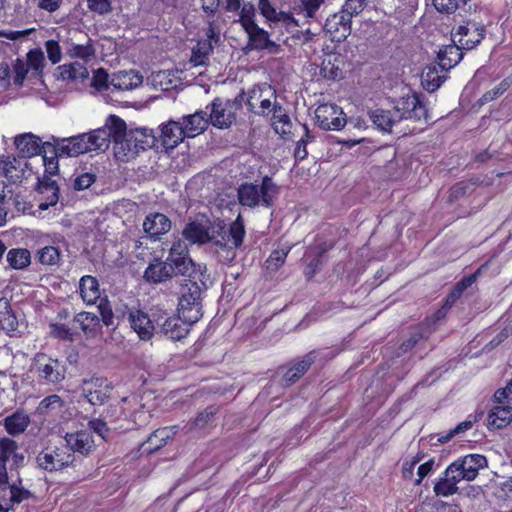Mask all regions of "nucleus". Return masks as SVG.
<instances>
[{"label":"nucleus","mask_w":512,"mask_h":512,"mask_svg":"<svg viewBox=\"0 0 512 512\" xmlns=\"http://www.w3.org/2000/svg\"><path fill=\"white\" fill-rule=\"evenodd\" d=\"M185 240L191 244H211L218 260L222 263H231L236 257L245 236V227L241 215L230 225L229 229L220 223H201L192 221L186 224L182 231Z\"/></svg>","instance_id":"1"},{"label":"nucleus","mask_w":512,"mask_h":512,"mask_svg":"<svg viewBox=\"0 0 512 512\" xmlns=\"http://www.w3.org/2000/svg\"><path fill=\"white\" fill-rule=\"evenodd\" d=\"M18 443L8 437L0 438V490L9 492L11 504H19L33 497V494L21 486V479L18 477L13 483H9L6 464L12 458L15 450H18Z\"/></svg>","instance_id":"2"},{"label":"nucleus","mask_w":512,"mask_h":512,"mask_svg":"<svg viewBox=\"0 0 512 512\" xmlns=\"http://www.w3.org/2000/svg\"><path fill=\"white\" fill-rule=\"evenodd\" d=\"M279 193V187L273 182L272 178L265 176L260 185L255 183H242L237 189V198L239 204L248 208L263 206L270 208L274 205L275 199Z\"/></svg>","instance_id":"3"},{"label":"nucleus","mask_w":512,"mask_h":512,"mask_svg":"<svg viewBox=\"0 0 512 512\" xmlns=\"http://www.w3.org/2000/svg\"><path fill=\"white\" fill-rule=\"evenodd\" d=\"M197 278H189L184 280L180 288V297L178 303V314L182 315L188 323H196L203 316L202 293L203 289L198 284V280L202 282L200 276Z\"/></svg>","instance_id":"4"},{"label":"nucleus","mask_w":512,"mask_h":512,"mask_svg":"<svg viewBox=\"0 0 512 512\" xmlns=\"http://www.w3.org/2000/svg\"><path fill=\"white\" fill-rule=\"evenodd\" d=\"M243 102V91L234 99L215 98L211 103L210 114H208L211 124L220 129L231 127L236 121L238 111L242 109Z\"/></svg>","instance_id":"5"},{"label":"nucleus","mask_w":512,"mask_h":512,"mask_svg":"<svg viewBox=\"0 0 512 512\" xmlns=\"http://www.w3.org/2000/svg\"><path fill=\"white\" fill-rule=\"evenodd\" d=\"M394 110L399 121L405 119L427 123L429 118L425 104L416 93L407 94L397 99Z\"/></svg>","instance_id":"6"},{"label":"nucleus","mask_w":512,"mask_h":512,"mask_svg":"<svg viewBox=\"0 0 512 512\" xmlns=\"http://www.w3.org/2000/svg\"><path fill=\"white\" fill-rule=\"evenodd\" d=\"M112 390L113 385L106 377L92 376L81 382L82 395L93 406L105 404Z\"/></svg>","instance_id":"7"},{"label":"nucleus","mask_w":512,"mask_h":512,"mask_svg":"<svg viewBox=\"0 0 512 512\" xmlns=\"http://www.w3.org/2000/svg\"><path fill=\"white\" fill-rule=\"evenodd\" d=\"M33 366L38 378L47 384H58L65 378L66 369L57 359L44 353H37L33 359Z\"/></svg>","instance_id":"8"},{"label":"nucleus","mask_w":512,"mask_h":512,"mask_svg":"<svg viewBox=\"0 0 512 512\" xmlns=\"http://www.w3.org/2000/svg\"><path fill=\"white\" fill-rule=\"evenodd\" d=\"M75 457L65 447H48L36 457L37 465L45 471H58L71 465Z\"/></svg>","instance_id":"9"},{"label":"nucleus","mask_w":512,"mask_h":512,"mask_svg":"<svg viewBox=\"0 0 512 512\" xmlns=\"http://www.w3.org/2000/svg\"><path fill=\"white\" fill-rule=\"evenodd\" d=\"M167 260L174 264L177 273L189 278H197V274H202L201 267L196 264L188 255V246L184 241L178 240L173 243Z\"/></svg>","instance_id":"10"},{"label":"nucleus","mask_w":512,"mask_h":512,"mask_svg":"<svg viewBox=\"0 0 512 512\" xmlns=\"http://www.w3.org/2000/svg\"><path fill=\"white\" fill-rule=\"evenodd\" d=\"M317 125L323 130H339L345 126L346 118L336 104H321L315 110Z\"/></svg>","instance_id":"11"},{"label":"nucleus","mask_w":512,"mask_h":512,"mask_svg":"<svg viewBox=\"0 0 512 512\" xmlns=\"http://www.w3.org/2000/svg\"><path fill=\"white\" fill-rule=\"evenodd\" d=\"M485 36V27L476 22L467 21L453 29V41L466 50L473 49Z\"/></svg>","instance_id":"12"},{"label":"nucleus","mask_w":512,"mask_h":512,"mask_svg":"<svg viewBox=\"0 0 512 512\" xmlns=\"http://www.w3.org/2000/svg\"><path fill=\"white\" fill-rule=\"evenodd\" d=\"M114 122V151L117 157H135L140 151L134 146V141H129V131L126 129L124 120L117 116H112Z\"/></svg>","instance_id":"13"},{"label":"nucleus","mask_w":512,"mask_h":512,"mask_svg":"<svg viewBox=\"0 0 512 512\" xmlns=\"http://www.w3.org/2000/svg\"><path fill=\"white\" fill-rule=\"evenodd\" d=\"M85 137L83 133L69 138L56 139L54 143H51V154L56 157H76L80 154L87 153L89 150Z\"/></svg>","instance_id":"14"},{"label":"nucleus","mask_w":512,"mask_h":512,"mask_svg":"<svg viewBox=\"0 0 512 512\" xmlns=\"http://www.w3.org/2000/svg\"><path fill=\"white\" fill-rule=\"evenodd\" d=\"M15 145L18 150L19 156L26 159L35 155L51 154V143H42L40 138L26 133L19 135L15 138Z\"/></svg>","instance_id":"15"},{"label":"nucleus","mask_w":512,"mask_h":512,"mask_svg":"<svg viewBox=\"0 0 512 512\" xmlns=\"http://www.w3.org/2000/svg\"><path fill=\"white\" fill-rule=\"evenodd\" d=\"M112 116L113 115H110L108 117L103 127L95 129L89 133H84L89 152L96 150L105 151L109 148L111 141L114 142L115 129Z\"/></svg>","instance_id":"16"},{"label":"nucleus","mask_w":512,"mask_h":512,"mask_svg":"<svg viewBox=\"0 0 512 512\" xmlns=\"http://www.w3.org/2000/svg\"><path fill=\"white\" fill-rule=\"evenodd\" d=\"M352 19L342 10L329 16L324 24V30L335 42L344 41L351 34Z\"/></svg>","instance_id":"17"},{"label":"nucleus","mask_w":512,"mask_h":512,"mask_svg":"<svg viewBox=\"0 0 512 512\" xmlns=\"http://www.w3.org/2000/svg\"><path fill=\"white\" fill-rule=\"evenodd\" d=\"M452 463L457 467L461 477L468 482L475 480L479 471L488 466L486 457L480 454H468L459 457Z\"/></svg>","instance_id":"18"},{"label":"nucleus","mask_w":512,"mask_h":512,"mask_svg":"<svg viewBox=\"0 0 512 512\" xmlns=\"http://www.w3.org/2000/svg\"><path fill=\"white\" fill-rule=\"evenodd\" d=\"M29 174L28 162L21 156H6L0 159V176H5L11 182H21Z\"/></svg>","instance_id":"19"},{"label":"nucleus","mask_w":512,"mask_h":512,"mask_svg":"<svg viewBox=\"0 0 512 512\" xmlns=\"http://www.w3.org/2000/svg\"><path fill=\"white\" fill-rule=\"evenodd\" d=\"M161 320L162 317L156 320V325L160 333L175 341L185 338L189 333L190 326L194 324L188 323V321L179 314L177 317L171 316L165 318L163 321Z\"/></svg>","instance_id":"20"},{"label":"nucleus","mask_w":512,"mask_h":512,"mask_svg":"<svg viewBox=\"0 0 512 512\" xmlns=\"http://www.w3.org/2000/svg\"><path fill=\"white\" fill-rule=\"evenodd\" d=\"M248 36V47L251 50H267L269 53L275 54L280 50V45L276 44L269 37V33L260 28L257 24L244 29Z\"/></svg>","instance_id":"21"},{"label":"nucleus","mask_w":512,"mask_h":512,"mask_svg":"<svg viewBox=\"0 0 512 512\" xmlns=\"http://www.w3.org/2000/svg\"><path fill=\"white\" fill-rule=\"evenodd\" d=\"M464 480L457 467L451 463L445 469L443 476L435 483L433 491L436 496L449 497L458 492L457 484Z\"/></svg>","instance_id":"22"},{"label":"nucleus","mask_w":512,"mask_h":512,"mask_svg":"<svg viewBox=\"0 0 512 512\" xmlns=\"http://www.w3.org/2000/svg\"><path fill=\"white\" fill-rule=\"evenodd\" d=\"M67 447L72 452L80 453L81 455L91 454L96 447L92 433L89 430H80L73 433H67L64 437Z\"/></svg>","instance_id":"23"},{"label":"nucleus","mask_w":512,"mask_h":512,"mask_svg":"<svg viewBox=\"0 0 512 512\" xmlns=\"http://www.w3.org/2000/svg\"><path fill=\"white\" fill-rule=\"evenodd\" d=\"M171 224V220L165 214L154 212L145 217L143 229L151 239L156 240L170 231Z\"/></svg>","instance_id":"24"},{"label":"nucleus","mask_w":512,"mask_h":512,"mask_svg":"<svg viewBox=\"0 0 512 512\" xmlns=\"http://www.w3.org/2000/svg\"><path fill=\"white\" fill-rule=\"evenodd\" d=\"M174 275L180 274L177 273L174 264L167 259L165 261H158L156 263L149 264L144 272L145 280L154 284L164 282L172 278Z\"/></svg>","instance_id":"25"},{"label":"nucleus","mask_w":512,"mask_h":512,"mask_svg":"<svg viewBox=\"0 0 512 512\" xmlns=\"http://www.w3.org/2000/svg\"><path fill=\"white\" fill-rule=\"evenodd\" d=\"M185 137L187 135L180 122L170 120L161 128L160 141L167 150L174 149Z\"/></svg>","instance_id":"26"},{"label":"nucleus","mask_w":512,"mask_h":512,"mask_svg":"<svg viewBox=\"0 0 512 512\" xmlns=\"http://www.w3.org/2000/svg\"><path fill=\"white\" fill-rule=\"evenodd\" d=\"M129 321L133 330L138 334L142 340H150L156 329L154 323L156 320H151L148 314L137 310L129 314Z\"/></svg>","instance_id":"27"},{"label":"nucleus","mask_w":512,"mask_h":512,"mask_svg":"<svg viewBox=\"0 0 512 512\" xmlns=\"http://www.w3.org/2000/svg\"><path fill=\"white\" fill-rule=\"evenodd\" d=\"M463 47L458 44L445 45L438 51L437 60L441 72H447L456 66L463 58Z\"/></svg>","instance_id":"28"},{"label":"nucleus","mask_w":512,"mask_h":512,"mask_svg":"<svg viewBox=\"0 0 512 512\" xmlns=\"http://www.w3.org/2000/svg\"><path fill=\"white\" fill-rule=\"evenodd\" d=\"M210 120L206 111H197L194 114L183 117L182 127L187 137L192 138L202 133Z\"/></svg>","instance_id":"29"},{"label":"nucleus","mask_w":512,"mask_h":512,"mask_svg":"<svg viewBox=\"0 0 512 512\" xmlns=\"http://www.w3.org/2000/svg\"><path fill=\"white\" fill-rule=\"evenodd\" d=\"M143 82V76L134 70L114 73L110 79V85L120 91L132 90Z\"/></svg>","instance_id":"30"},{"label":"nucleus","mask_w":512,"mask_h":512,"mask_svg":"<svg viewBox=\"0 0 512 512\" xmlns=\"http://www.w3.org/2000/svg\"><path fill=\"white\" fill-rule=\"evenodd\" d=\"M479 273L480 270H477L475 273L465 276L459 282H457L450 294L447 296L445 304L437 312V314L440 315L444 312V310L451 308L452 305L462 296L463 292L473 283H475Z\"/></svg>","instance_id":"31"},{"label":"nucleus","mask_w":512,"mask_h":512,"mask_svg":"<svg viewBox=\"0 0 512 512\" xmlns=\"http://www.w3.org/2000/svg\"><path fill=\"white\" fill-rule=\"evenodd\" d=\"M369 117L371 121L384 132H392L393 126L399 122L395 111L392 112L384 109L371 110Z\"/></svg>","instance_id":"32"},{"label":"nucleus","mask_w":512,"mask_h":512,"mask_svg":"<svg viewBox=\"0 0 512 512\" xmlns=\"http://www.w3.org/2000/svg\"><path fill=\"white\" fill-rule=\"evenodd\" d=\"M30 424L29 416L23 411H16L4 419V427L12 436L22 434Z\"/></svg>","instance_id":"33"},{"label":"nucleus","mask_w":512,"mask_h":512,"mask_svg":"<svg viewBox=\"0 0 512 512\" xmlns=\"http://www.w3.org/2000/svg\"><path fill=\"white\" fill-rule=\"evenodd\" d=\"M79 288L81 297L87 304H94L100 298L99 283L93 276H83L80 279Z\"/></svg>","instance_id":"34"},{"label":"nucleus","mask_w":512,"mask_h":512,"mask_svg":"<svg viewBox=\"0 0 512 512\" xmlns=\"http://www.w3.org/2000/svg\"><path fill=\"white\" fill-rule=\"evenodd\" d=\"M73 321L79 324L83 333L88 337H95L100 328L99 317L91 312H80L75 315Z\"/></svg>","instance_id":"35"},{"label":"nucleus","mask_w":512,"mask_h":512,"mask_svg":"<svg viewBox=\"0 0 512 512\" xmlns=\"http://www.w3.org/2000/svg\"><path fill=\"white\" fill-rule=\"evenodd\" d=\"M512 421V407L509 405L495 406L488 415V425L491 428L500 429Z\"/></svg>","instance_id":"36"},{"label":"nucleus","mask_w":512,"mask_h":512,"mask_svg":"<svg viewBox=\"0 0 512 512\" xmlns=\"http://www.w3.org/2000/svg\"><path fill=\"white\" fill-rule=\"evenodd\" d=\"M177 432V427H163L155 430L147 440V450L156 451L166 445L168 439L172 438Z\"/></svg>","instance_id":"37"},{"label":"nucleus","mask_w":512,"mask_h":512,"mask_svg":"<svg viewBox=\"0 0 512 512\" xmlns=\"http://www.w3.org/2000/svg\"><path fill=\"white\" fill-rule=\"evenodd\" d=\"M58 69L60 77L63 80L82 81L89 76L88 69L83 63L78 61L61 65Z\"/></svg>","instance_id":"38"},{"label":"nucleus","mask_w":512,"mask_h":512,"mask_svg":"<svg viewBox=\"0 0 512 512\" xmlns=\"http://www.w3.org/2000/svg\"><path fill=\"white\" fill-rule=\"evenodd\" d=\"M84 43H67L66 52L71 58H79L84 61H88L95 54V49L86 35H84Z\"/></svg>","instance_id":"39"},{"label":"nucleus","mask_w":512,"mask_h":512,"mask_svg":"<svg viewBox=\"0 0 512 512\" xmlns=\"http://www.w3.org/2000/svg\"><path fill=\"white\" fill-rule=\"evenodd\" d=\"M445 75L439 74L436 65L427 66L421 74V83L425 90L434 92L437 90L445 80Z\"/></svg>","instance_id":"40"},{"label":"nucleus","mask_w":512,"mask_h":512,"mask_svg":"<svg viewBox=\"0 0 512 512\" xmlns=\"http://www.w3.org/2000/svg\"><path fill=\"white\" fill-rule=\"evenodd\" d=\"M129 135V141H134V146H136L139 151L152 148L156 143V137L153 135L151 130L146 128L129 130Z\"/></svg>","instance_id":"41"},{"label":"nucleus","mask_w":512,"mask_h":512,"mask_svg":"<svg viewBox=\"0 0 512 512\" xmlns=\"http://www.w3.org/2000/svg\"><path fill=\"white\" fill-rule=\"evenodd\" d=\"M272 111V119L275 132L282 136L290 134L292 123L289 116L285 113L283 107L277 103H274Z\"/></svg>","instance_id":"42"},{"label":"nucleus","mask_w":512,"mask_h":512,"mask_svg":"<svg viewBox=\"0 0 512 512\" xmlns=\"http://www.w3.org/2000/svg\"><path fill=\"white\" fill-rule=\"evenodd\" d=\"M332 248V244H327L326 242L321 243L316 247L315 254L312 259L307 263V266L304 270V274L308 280L312 279V277L317 273L322 264L325 261V253Z\"/></svg>","instance_id":"43"},{"label":"nucleus","mask_w":512,"mask_h":512,"mask_svg":"<svg viewBox=\"0 0 512 512\" xmlns=\"http://www.w3.org/2000/svg\"><path fill=\"white\" fill-rule=\"evenodd\" d=\"M217 413L218 407L214 405L208 406L204 410L200 411L197 416L185 426V428L188 432L203 429L213 422Z\"/></svg>","instance_id":"44"},{"label":"nucleus","mask_w":512,"mask_h":512,"mask_svg":"<svg viewBox=\"0 0 512 512\" xmlns=\"http://www.w3.org/2000/svg\"><path fill=\"white\" fill-rule=\"evenodd\" d=\"M6 259L13 269L21 270L29 266L31 254L25 248H13L8 251Z\"/></svg>","instance_id":"45"},{"label":"nucleus","mask_w":512,"mask_h":512,"mask_svg":"<svg viewBox=\"0 0 512 512\" xmlns=\"http://www.w3.org/2000/svg\"><path fill=\"white\" fill-rule=\"evenodd\" d=\"M17 325L18 322L9 301L6 298H0V327L4 330L14 331L17 329Z\"/></svg>","instance_id":"46"},{"label":"nucleus","mask_w":512,"mask_h":512,"mask_svg":"<svg viewBox=\"0 0 512 512\" xmlns=\"http://www.w3.org/2000/svg\"><path fill=\"white\" fill-rule=\"evenodd\" d=\"M213 52V45L210 40H200L192 49L190 61L195 65L206 64L209 55Z\"/></svg>","instance_id":"47"},{"label":"nucleus","mask_w":512,"mask_h":512,"mask_svg":"<svg viewBox=\"0 0 512 512\" xmlns=\"http://www.w3.org/2000/svg\"><path fill=\"white\" fill-rule=\"evenodd\" d=\"M240 15L239 19L237 20L238 23L242 26L243 29L249 28L253 25H256L255 22V14L256 10L252 3H244L240 7Z\"/></svg>","instance_id":"48"},{"label":"nucleus","mask_w":512,"mask_h":512,"mask_svg":"<svg viewBox=\"0 0 512 512\" xmlns=\"http://www.w3.org/2000/svg\"><path fill=\"white\" fill-rule=\"evenodd\" d=\"M432 5L441 14H453L459 7V2L466 4L468 0H431Z\"/></svg>","instance_id":"49"},{"label":"nucleus","mask_w":512,"mask_h":512,"mask_svg":"<svg viewBox=\"0 0 512 512\" xmlns=\"http://www.w3.org/2000/svg\"><path fill=\"white\" fill-rule=\"evenodd\" d=\"M258 8L262 16L268 21H280L284 18V13H278L276 9L271 5L269 0H259Z\"/></svg>","instance_id":"50"},{"label":"nucleus","mask_w":512,"mask_h":512,"mask_svg":"<svg viewBox=\"0 0 512 512\" xmlns=\"http://www.w3.org/2000/svg\"><path fill=\"white\" fill-rule=\"evenodd\" d=\"M39 261L45 265H54L60 259V252L54 246H46L38 252Z\"/></svg>","instance_id":"51"},{"label":"nucleus","mask_w":512,"mask_h":512,"mask_svg":"<svg viewBox=\"0 0 512 512\" xmlns=\"http://www.w3.org/2000/svg\"><path fill=\"white\" fill-rule=\"evenodd\" d=\"M367 4L368 0H346L341 10L353 19L365 9Z\"/></svg>","instance_id":"52"},{"label":"nucleus","mask_w":512,"mask_h":512,"mask_svg":"<svg viewBox=\"0 0 512 512\" xmlns=\"http://www.w3.org/2000/svg\"><path fill=\"white\" fill-rule=\"evenodd\" d=\"M40 193H51L50 204H56L58 202V186L54 180L50 177H44L39 183Z\"/></svg>","instance_id":"53"},{"label":"nucleus","mask_w":512,"mask_h":512,"mask_svg":"<svg viewBox=\"0 0 512 512\" xmlns=\"http://www.w3.org/2000/svg\"><path fill=\"white\" fill-rule=\"evenodd\" d=\"M265 91H267V92L271 91V87L266 86V84L257 85V86H254L253 89H251L249 91V94H248V97L246 100V105L248 106L250 111L255 112L254 109L256 106V101H260L262 99V95Z\"/></svg>","instance_id":"54"},{"label":"nucleus","mask_w":512,"mask_h":512,"mask_svg":"<svg viewBox=\"0 0 512 512\" xmlns=\"http://www.w3.org/2000/svg\"><path fill=\"white\" fill-rule=\"evenodd\" d=\"M90 11L99 15H106L112 11V0H86Z\"/></svg>","instance_id":"55"},{"label":"nucleus","mask_w":512,"mask_h":512,"mask_svg":"<svg viewBox=\"0 0 512 512\" xmlns=\"http://www.w3.org/2000/svg\"><path fill=\"white\" fill-rule=\"evenodd\" d=\"M509 88V82L507 80H503L497 86H495L490 91L485 92L480 98V104H486L499 96H501L507 89Z\"/></svg>","instance_id":"56"},{"label":"nucleus","mask_w":512,"mask_h":512,"mask_svg":"<svg viewBox=\"0 0 512 512\" xmlns=\"http://www.w3.org/2000/svg\"><path fill=\"white\" fill-rule=\"evenodd\" d=\"M289 253V249L274 250L267 259V267L272 270H277L285 262Z\"/></svg>","instance_id":"57"},{"label":"nucleus","mask_w":512,"mask_h":512,"mask_svg":"<svg viewBox=\"0 0 512 512\" xmlns=\"http://www.w3.org/2000/svg\"><path fill=\"white\" fill-rule=\"evenodd\" d=\"M109 75L108 73L100 68L94 71L91 85L97 90H105L109 87Z\"/></svg>","instance_id":"58"},{"label":"nucleus","mask_w":512,"mask_h":512,"mask_svg":"<svg viewBox=\"0 0 512 512\" xmlns=\"http://www.w3.org/2000/svg\"><path fill=\"white\" fill-rule=\"evenodd\" d=\"M96 180L94 173L85 172L77 175L73 181V187L75 190L81 191L89 188Z\"/></svg>","instance_id":"59"},{"label":"nucleus","mask_w":512,"mask_h":512,"mask_svg":"<svg viewBox=\"0 0 512 512\" xmlns=\"http://www.w3.org/2000/svg\"><path fill=\"white\" fill-rule=\"evenodd\" d=\"M45 61L44 53L39 50H31L27 54V66L34 69L35 71H40L43 68Z\"/></svg>","instance_id":"60"},{"label":"nucleus","mask_w":512,"mask_h":512,"mask_svg":"<svg viewBox=\"0 0 512 512\" xmlns=\"http://www.w3.org/2000/svg\"><path fill=\"white\" fill-rule=\"evenodd\" d=\"M473 425V422L470 420L459 423L454 429L450 430L448 433L444 435H440L438 438V442L444 444L449 442L454 436L464 433L468 429H470Z\"/></svg>","instance_id":"61"},{"label":"nucleus","mask_w":512,"mask_h":512,"mask_svg":"<svg viewBox=\"0 0 512 512\" xmlns=\"http://www.w3.org/2000/svg\"><path fill=\"white\" fill-rule=\"evenodd\" d=\"M98 309L101 315V321L106 326L114 325V314L107 300H101Z\"/></svg>","instance_id":"62"},{"label":"nucleus","mask_w":512,"mask_h":512,"mask_svg":"<svg viewBox=\"0 0 512 512\" xmlns=\"http://www.w3.org/2000/svg\"><path fill=\"white\" fill-rule=\"evenodd\" d=\"M45 47L49 60L53 64L60 62L62 53L58 42L55 40H48L45 44Z\"/></svg>","instance_id":"63"},{"label":"nucleus","mask_w":512,"mask_h":512,"mask_svg":"<svg viewBox=\"0 0 512 512\" xmlns=\"http://www.w3.org/2000/svg\"><path fill=\"white\" fill-rule=\"evenodd\" d=\"M51 335L55 338L67 341H73V334L64 324H51Z\"/></svg>","instance_id":"64"}]
</instances>
